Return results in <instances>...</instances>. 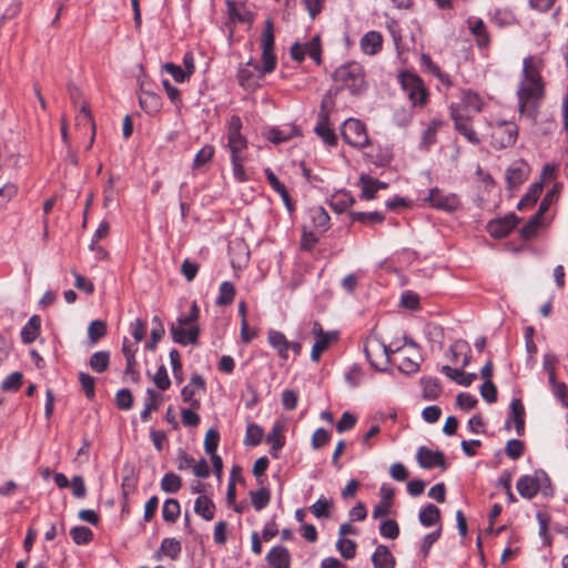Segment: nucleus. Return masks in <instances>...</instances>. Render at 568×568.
<instances>
[{
    "mask_svg": "<svg viewBox=\"0 0 568 568\" xmlns=\"http://www.w3.org/2000/svg\"><path fill=\"white\" fill-rule=\"evenodd\" d=\"M170 333L174 343L186 346L199 343L200 327L192 325L190 327L170 326Z\"/></svg>",
    "mask_w": 568,
    "mask_h": 568,
    "instance_id": "nucleus-12",
    "label": "nucleus"
},
{
    "mask_svg": "<svg viewBox=\"0 0 568 568\" xmlns=\"http://www.w3.org/2000/svg\"><path fill=\"white\" fill-rule=\"evenodd\" d=\"M41 320L38 315H33L29 318L26 325L21 329V339L26 344H30L36 341L40 333Z\"/></svg>",
    "mask_w": 568,
    "mask_h": 568,
    "instance_id": "nucleus-26",
    "label": "nucleus"
},
{
    "mask_svg": "<svg viewBox=\"0 0 568 568\" xmlns=\"http://www.w3.org/2000/svg\"><path fill=\"white\" fill-rule=\"evenodd\" d=\"M182 486V479L174 473H168L161 480V489L169 494H175Z\"/></svg>",
    "mask_w": 568,
    "mask_h": 568,
    "instance_id": "nucleus-43",
    "label": "nucleus"
},
{
    "mask_svg": "<svg viewBox=\"0 0 568 568\" xmlns=\"http://www.w3.org/2000/svg\"><path fill=\"white\" fill-rule=\"evenodd\" d=\"M527 178V172L524 164L511 165L506 171V181L509 187L521 184Z\"/></svg>",
    "mask_w": 568,
    "mask_h": 568,
    "instance_id": "nucleus-35",
    "label": "nucleus"
},
{
    "mask_svg": "<svg viewBox=\"0 0 568 568\" xmlns=\"http://www.w3.org/2000/svg\"><path fill=\"white\" fill-rule=\"evenodd\" d=\"M316 134L322 138V140L327 145H335L337 143V138L335 132L329 128V120L325 118V114L317 115V124L315 126Z\"/></svg>",
    "mask_w": 568,
    "mask_h": 568,
    "instance_id": "nucleus-19",
    "label": "nucleus"
},
{
    "mask_svg": "<svg viewBox=\"0 0 568 568\" xmlns=\"http://www.w3.org/2000/svg\"><path fill=\"white\" fill-rule=\"evenodd\" d=\"M163 69L166 72H169L176 82L180 83L187 81L191 78V75L187 72H185V70H183L180 65L172 62L165 63L163 65Z\"/></svg>",
    "mask_w": 568,
    "mask_h": 568,
    "instance_id": "nucleus-58",
    "label": "nucleus"
},
{
    "mask_svg": "<svg viewBox=\"0 0 568 568\" xmlns=\"http://www.w3.org/2000/svg\"><path fill=\"white\" fill-rule=\"evenodd\" d=\"M106 334V324L101 320H94L88 327V336L90 344L94 345L100 338Z\"/></svg>",
    "mask_w": 568,
    "mask_h": 568,
    "instance_id": "nucleus-45",
    "label": "nucleus"
},
{
    "mask_svg": "<svg viewBox=\"0 0 568 568\" xmlns=\"http://www.w3.org/2000/svg\"><path fill=\"white\" fill-rule=\"evenodd\" d=\"M333 503L326 498L317 499L311 507L310 510L316 518H329Z\"/></svg>",
    "mask_w": 568,
    "mask_h": 568,
    "instance_id": "nucleus-48",
    "label": "nucleus"
},
{
    "mask_svg": "<svg viewBox=\"0 0 568 568\" xmlns=\"http://www.w3.org/2000/svg\"><path fill=\"white\" fill-rule=\"evenodd\" d=\"M252 505L255 510L260 511L264 509L271 499L270 490L266 487H261L255 491L250 493Z\"/></svg>",
    "mask_w": 568,
    "mask_h": 568,
    "instance_id": "nucleus-41",
    "label": "nucleus"
},
{
    "mask_svg": "<svg viewBox=\"0 0 568 568\" xmlns=\"http://www.w3.org/2000/svg\"><path fill=\"white\" fill-rule=\"evenodd\" d=\"M181 513V506L178 499L169 498L162 507V517L166 523H175Z\"/></svg>",
    "mask_w": 568,
    "mask_h": 568,
    "instance_id": "nucleus-36",
    "label": "nucleus"
},
{
    "mask_svg": "<svg viewBox=\"0 0 568 568\" xmlns=\"http://www.w3.org/2000/svg\"><path fill=\"white\" fill-rule=\"evenodd\" d=\"M524 443L519 439H509L506 444V455L511 459H518L524 454Z\"/></svg>",
    "mask_w": 568,
    "mask_h": 568,
    "instance_id": "nucleus-61",
    "label": "nucleus"
},
{
    "mask_svg": "<svg viewBox=\"0 0 568 568\" xmlns=\"http://www.w3.org/2000/svg\"><path fill=\"white\" fill-rule=\"evenodd\" d=\"M518 138V126L513 121L496 120L490 123V144L497 150L514 145Z\"/></svg>",
    "mask_w": 568,
    "mask_h": 568,
    "instance_id": "nucleus-4",
    "label": "nucleus"
},
{
    "mask_svg": "<svg viewBox=\"0 0 568 568\" xmlns=\"http://www.w3.org/2000/svg\"><path fill=\"white\" fill-rule=\"evenodd\" d=\"M308 217L312 221V226L320 232H325L329 227V215L322 206H313L308 210Z\"/></svg>",
    "mask_w": 568,
    "mask_h": 568,
    "instance_id": "nucleus-21",
    "label": "nucleus"
},
{
    "mask_svg": "<svg viewBox=\"0 0 568 568\" xmlns=\"http://www.w3.org/2000/svg\"><path fill=\"white\" fill-rule=\"evenodd\" d=\"M267 339L270 345L277 351V354L281 358H288V341L283 333L270 329L267 333Z\"/></svg>",
    "mask_w": 568,
    "mask_h": 568,
    "instance_id": "nucleus-23",
    "label": "nucleus"
},
{
    "mask_svg": "<svg viewBox=\"0 0 568 568\" xmlns=\"http://www.w3.org/2000/svg\"><path fill=\"white\" fill-rule=\"evenodd\" d=\"M420 383L424 398L433 400L439 396L442 387L436 377H424Z\"/></svg>",
    "mask_w": 568,
    "mask_h": 568,
    "instance_id": "nucleus-37",
    "label": "nucleus"
},
{
    "mask_svg": "<svg viewBox=\"0 0 568 568\" xmlns=\"http://www.w3.org/2000/svg\"><path fill=\"white\" fill-rule=\"evenodd\" d=\"M548 382L551 386L554 396L565 406L568 407V386L556 379L555 374H549Z\"/></svg>",
    "mask_w": 568,
    "mask_h": 568,
    "instance_id": "nucleus-34",
    "label": "nucleus"
},
{
    "mask_svg": "<svg viewBox=\"0 0 568 568\" xmlns=\"http://www.w3.org/2000/svg\"><path fill=\"white\" fill-rule=\"evenodd\" d=\"M418 518L423 526H434L440 518V510L437 506L429 504L420 510Z\"/></svg>",
    "mask_w": 568,
    "mask_h": 568,
    "instance_id": "nucleus-32",
    "label": "nucleus"
},
{
    "mask_svg": "<svg viewBox=\"0 0 568 568\" xmlns=\"http://www.w3.org/2000/svg\"><path fill=\"white\" fill-rule=\"evenodd\" d=\"M262 69L261 77L272 72L276 67V57L274 54V33L273 22L271 19L265 21L262 34Z\"/></svg>",
    "mask_w": 568,
    "mask_h": 568,
    "instance_id": "nucleus-6",
    "label": "nucleus"
},
{
    "mask_svg": "<svg viewBox=\"0 0 568 568\" xmlns=\"http://www.w3.org/2000/svg\"><path fill=\"white\" fill-rule=\"evenodd\" d=\"M342 136L347 144L357 149H363L369 143L364 123L353 118L344 121Z\"/></svg>",
    "mask_w": 568,
    "mask_h": 568,
    "instance_id": "nucleus-7",
    "label": "nucleus"
},
{
    "mask_svg": "<svg viewBox=\"0 0 568 568\" xmlns=\"http://www.w3.org/2000/svg\"><path fill=\"white\" fill-rule=\"evenodd\" d=\"M283 425L281 423H275L272 427L271 433L266 437V442L271 444L270 454L273 457H277V452L284 446L285 440L282 435Z\"/></svg>",
    "mask_w": 568,
    "mask_h": 568,
    "instance_id": "nucleus-27",
    "label": "nucleus"
},
{
    "mask_svg": "<svg viewBox=\"0 0 568 568\" xmlns=\"http://www.w3.org/2000/svg\"><path fill=\"white\" fill-rule=\"evenodd\" d=\"M359 184L362 187V197L365 200H373L378 192L376 185H374V179L363 174L359 178Z\"/></svg>",
    "mask_w": 568,
    "mask_h": 568,
    "instance_id": "nucleus-50",
    "label": "nucleus"
},
{
    "mask_svg": "<svg viewBox=\"0 0 568 568\" xmlns=\"http://www.w3.org/2000/svg\"><path fill=\"white\" fill-rule=\"evenodd\" d=\"M148 398L145 399L144 409L141 412V419L146 422L150 417V414L154 410H158L159 405L156 404V393L149 388L146 390Z\"/></svg>",
    "mask_w": 568,
    "mask_h": 568,
    "instance_id": "nucleus-56",
    "label": "nucleus"
},
{
    "mask_svg": "<svg viewBox=\"0 0 568 568\" xmlns=\"http://www.w3.org/2000/svg\"><path fill=\"white\" fill-rule=\"evenodd\" d=\"M541 483L550 484V479L545 470L539 469L535 471V476H521L516 488L523 498L532 499L538 494Z\"/></svg>",
    "mask_w": 568,
    "mask_h": 568,
    "instance_id": "nucleus-8",
    "label": "nucleus"
},
{
    "mask_svg": "<svg viewBox=\"0 0 568 568\" xmlns=\"http://www.w3.org/2000/svg\"><path fill=\"white\" fill-rule=\"evenodd\" d=\"M365 356L373 368L379 372L388 369L390 355L395 352L384 344L376 335L366 338L364 345Z\"/></svg>",
    "mask_w": 568,
    "mask_h": 568,
    "instance_id": "nucleus-3",
    "label": "nucleus"
},
{
    "mask_svg": "<svg viewBox=\"0 0 568 568\" xmlns=\"http://www.w3.org/2000/svg\"><path fill=\"white\" fill-rule=\"evenodd\" d=\"M303 45H304L306 55H308L313 61H315L316 64H321L322 48H321L320 36L316 34L315 37H313V39L311 41H308L307 43H305Z\"/></svg>",
    "mask_w": 568,
    "mask_h": 568,
    "instance_id": "nucleus-49",
    "label": "nucleus"
},
{
    "mask_svg": "<svg viewBox=\"0 0 568 568\" xmlns=\"http://www.w3.org/2000/svg\"><path fill=\"white\" fill-rule=\"evenodd\" d=\"M426 201L432 207L446 212H455L460 206L459 197L455 193H444L437 187L429 190Z\"/></svg>",
    "mask_w": 568,
    "mask_h": 568,
    "instance_id": "nucleus-9",
    "label": "nucleus"
},
{
    "mask_svg": "<svg viewBox=\"0 0 568 568\" xmlns=\"http://www.w3.org/2000/svg\"><path fill=\"white\" fill-rule=\"evenodd\" d=\"M80 385L87 396V398L92 399L95 395V379L88 373L81 372L79 374Z\"/></svg>",
    "mask_w": 568,
    "mask_h": 568,
    "instance_id": "nucleus-54",
    "label": "nucleus"
},
{
    "mask_svg": "<svg viewBox=\"0 0 568 568\" xmlns=\"http://www.w3.org/2000/svg\"><path fill=\"white\" fill-rule=\"evenodd\" d=\"M264 172H265L267 182L270 183L272 189L281 195L288 212H293L294 204L292 202V199H291L285 185L277 179L275 173L270 168L265 169Z\"/></svg>",
    "mask_w": 568,
    "mask_h": 568,
    "instance_id": "nucleus-16",
    "label": "nucleus"
},
{
    "mask_svg": "<svg viewBox=\"0 0 568 568\" xmlns=\"http://www.w3.org/2000/svg\"><path fill=\"white\" fill-rule=\"evenodd\" d=\"M336 92L348 90L352 95H361L367 90L364 67L355 61L338 67L333 73Z\"/></svg>",
    "mask_w": 568,
    "mask_h": 568,
    "instance_id": "nucleus-2",
    "label": "nucleus"
},
{
    "mask_svg": "<svg viewBox=\"0 0 568 568\" xmlns=\"http://www.w3.org/2000/svg\"><path fill=\"white\" fill-rule=\"evenodd\" d=\"M153 381L156 387L160 388L161 390H165L170 387L171 381L169 378L166 368L163 365L158 368L153 377Z\"/></svg>",
    "mask_w": 568,
    "mask_h": 568,
    "instance_id": "nucleus-63",
    "label": "nucleus"
},
{
    "mask_svg": "<svg viewBox=\"0 0 568 568\" xmlns=\"http://www.w3.org/2000/svg\"><path fill=\"white\" fill-rule=\"evenodd\" d=\"M336 548L345 559H353L356 554V542L351 539L339 538Z\"/></svg>",
    "mask_w": 568,
    "mask_h": 568,
    "instance_id": "nucleus-51",
    "label": "nucleus"
},
{
    "mask_svg": "<svg viewBox=\"0 0 568 568\" xmlns=\"http://www.w3.org/2000/svg\"><path fill=\"white\" fill-rule=\"evenodd\" d=\"M558 197H559V185L555 184L550 190L547 191L546 195L544 196V199L541 200V202L539 204L537 212L539 214L544 215L549 210V206L555 201L558 200Z\"/></svg>",
    "mask_w": 568,
    "mask_h": 568,
    "instance_id": "nucleus-53",
    "label": "nucleus"
},
{
    "mask_svg": "<svg viewBox=\"0 0 568 568\" xmlns=\"http://www.w3.org/2000/svg\"><path fill=\"white\" fill-rule=\"evenodd\" d=\"M379 532L385 538L395 539L399 535L398 524L393 519L385 520L379 527Z\"/></svg>",
    "mask_w": 568,
    "mask_h": 568,
    "instance_id": "nucleus-59",
    "label": "nucleus"
},
{
    "mask_svg": "<svg viewBox=\"0 0 568 568\" xmlns=\"http://www.w3.org/2000/svg\"><path fill=\"white\" fill-rule=\"evenodd\" d=\"M349 219L352 222H359L365 225H373L383 223L385 216L381 212H351Z\"/></svg>",
    "mask_w": 568,
    "mask_h": 568,
    "instance_id": "nucleus-28",
    "label": "nucleus"
},
{
    "mask_svg": "<svg viewBox=\"0 0 568 568\" xmlns=\"http://www.w3.org/2000/svg\"><path fill=\"white\" fill-rule=\"evenodd\" d=\"M399 80L402 89L414 106L426 104L428 92L419 77L410 72H403L399 75Z\"/></svg>",
    "mask_w": 568,
    "mask_h": 568,
    "instance_id": "nucleus-5",
    "label": "nucleus"
},
{
    "mask_svg": "<svg viewBox=\"0 0 568 568\" xmlns=\"http://www.w3.org/2000/svg\"><path fill=\"white\" fill-rule=\"evenodd\" d=\"M542 225V214L536 212L521 227V236L526 240L534 237Z\"/></svg>",
    "mask_w": 568,
    "mask_h": 568,
    "instance_id": "nucleus-40",
    "label": "nucleus"
},
{
    "mask_svg": "<svg viewBox=\"0 0 568 568\" xmlns=\"http://www.w3.org/2000/svg\"><path fill=\"white\" fill-rule=\"evenodd\" d=\"M541 61L529 55L523 61V75L517 90L519 112L537 120L539 106L545 98V81L540 74Z\"/></svg>",
    "mask_w": 568,
    "mask_h": 568,
    "instance_id": "nucleus-1",
    "label": "nucleus"
},
{
    "mask_svg": "<svg viewBox=\"0 0 568 568\" xmlns=\"http://www.w3.org/2000/svg\"><path fill=\"white\" fill-rule=\"evenodd\" d=\"M266 558L272 568H290L291 566L290 552L283 546L273 547Z\"/></svg>",
    "mask_w": 568,
    "mask_h": 568,
    "instance_id": "nucleus-17",
    "label": "nucleus"
},
{
    "mask_svg": "<svg viewBox=\"0 0 568 568\" xmlns=\"http://www.w3.org/2000/svg\"><path fill=\"white\" fill-rule=\"evenodd\" d=\"M337 339L336 333L327 332L325 336L316 337V341L312 347L311 358L313 362H318L322 353L327 349L328 345Z\"/></svg>",
    "mask_w": 568,
    "mask_h": 568,
    "instance_id": "nucleus-29",
    "label": "nucleus"
},
{
    "mask_svg": "<svg viewBox=\"0 0 568 568\" xmlns=\"http://www.w3.org/2000/svg\"><path fill=\"white\" fill-rule=\"evenodd\" d=\"M467 23L470 32L476 37L477 45L479 48H487L490 39L484 21L478 18H469Z\"/></svg>",
    "mask_w": 568,
    "mask_h": 568,
    "instance_id": "nucleus-18",
    "label": "nucleus"
},
{
    "mask_svg": "<svg viewBox=\"0 0 568 568\" xmlns=\"http://www.w3.org/2000/svg\"><path fill=\"white\" fill-rule=\"evenodd\" d=\"M110 363V353L106 351L95 352L91 355L89 365L95 373H103L108 369Z\"/></svg>",
    "mask_w": 568,
    "mask_h": 568,
    "instance_id": "nucleus-39",
    "label": "nucleus"
},
{
    "mask_svg": "<svg viewBox=\"0 0 568 568\" xmlns=\"http://www.w3.org/2000/svg\"><path fill=\"white\" fill-rule=\"evenodd\" d=\"M440 125V122L433 120L427 129L424 131L422 136L420 145L425 149H428L436 141L437 130Z\"/></svg>",
    "mask_w": 568,
    "mask_h": 568,
    "instance_id": "nucleus-52",
    "label": "nucleus"
},
{
    "mask_svg": "<svg viewBox=\"0 0 568 568\" xmlns=\"http://www.w3.org/2000/svg\"><path fill=\"white\" fill-rule=\"evenodd\" d=\"M115 403L119 409L128 410L133 405V397L128 388L120 389L115 395Z\"/></svg>",
    "mask_w": 568,
    "mask_h": 568,
    "instance_id": "nucleus-57",
    "label": "nucleus"
},
{
    "mask_svg": "<svg viewBox=\"0 0 568 568\" xmlns=\"http://www.w3.org/2000/svg\"><path fill=\"white\" fill-rule=\"evenodd\" d=\"M194 511L204 520L210 521L214 518L215 505L206 495H201L195 499Z\"/></svg>",
    "mask_w": 568,
    "mask_h": 568,
    "instance_id": "nucleus-24",
    "label": "nucleus"
},
{
    "mask_svg": "<svg viewBox=\"0 0 568 568\" xmlns=\"http://www.w3.org/2000/svg\"><path fill=\"white\" fill-rule=\"evenodd\" d=\"M70 536L77 545H85L93 538V532L85 526H77L70 530Z\"/></svg>",
    "mask_w": 568,
    "mask_h": 568,
    "instance_id": "nucleus-47",
    "label": "nucleus"
},
{
    "mask_svg": "<svg viewBox=\"0 0 568 568\" xmlns=\"http://www.w3.org/2000/svg\"><path fill=\"white\" fill-rule=\"evenodd\" d=\"M517 219L514 214L503 220L491 221L488 223V232L493 237L500 239L508 235L516 226Z\"/></svg>",
    "mask_w": 568,
    "mask_h": 568,
    "instance_id": "nucleus-14",
    "label": "nucleus"
},
{
    "mask_svg": "<svg viewBox=\"0 0 568 568\" xmlns=\"http://www.w3.org/2000/svg\"><path fill=\"white\" fill-rule=\"evenodd\" d=\"M383 47V37L377 31L366 32L361 38V49L365 54L375 55Z\"/></svg>",
    "mask_w": 568,
    "mask_h": 568,
    "instance_id": "nucleus-15",
    "label": "nucleus"
},
{
    "mask_svg": "<svg viewBox=\"0 0 568 568\" xmlns=\"http://www.w3.org/2000/svg\"><path fill=\"white\" fill-rule=\"evenodd\" d=\"M374 568H394L395 558L385 545H378L372 556Z\"/></svg>",
    "mask_w": 568,
    "mask_h": 568,
    "instance_id": "nucleus-20",
    "label": "nucleus"
},
{
    "mask_svg": "<svg viewBox=\"0 0 568 568\" xmlns=\"http://www.w3.org/2000/svg\"><path fill=\"white\" fill-rule=\"evenodd\" d=\"M542 187L544 184L541 181L531 184L525 196L519 201L518 209L523 210L524 207L532 206L542 192Z\"/></svg>",
    "mask_w": 568,
    "mask_h": 568,
    "instance_id": "nucleus-38",
    "label": "nucleus"
},
{
    "mask_svg": "<svg viewBox=\"0 0 568 568\" xmlns=\"http://www.w3.org/2000/svg\"><path fill=\"white\" fill-rule=\"evenodd\" d=\"M226 9H227V16H229V22L226 23L227 27L231 24H234L235 22L251 23L253 20V14L251 11H248L245 6L241 2L236 1H226Z\"/></svg>",
    "mask_w": 568,
    "mask_h": 568,
    "instance_id": "nucleus-13",
    "label": "nucleus"
},
{
    "mask_svg": "<svg viewBox=\"0 0 568 568\" xmlns=\"http://www.w3.org/2000/svg\"><path fill=\"white\" fill-rule=\"evenodd\" d=\"M227 148L231 152V158H244L242 152L247 148V140L242 134L227 136Z\"/></svg>",
    "mask_w": 568,
    "mask_h": 568,
    "instance_id": "nucleus-42",
    "label": "nucleus"
},
{
    "mask_svg": "<svg viewBox=\"0 0 568 568\" xmlns=\"http://www.w3.org/2000/svg\"><path fill=\"white\" fill-rule=\"evenodd\" d=\"M214 155V146L206 144L196 154L193 161V168H200L209 163Z\"/></svg>",
    "mask_w": 568,
    "mask_h": 568,
    "instance_id": "nucleus-55",
    "label": "nucleus"
},
{
    "mask_svg": "<svg viewBox=\"0 0 568 568\" xmlns=\"http://www.w3.org/2000/svg\"><path fill=\"white\" fill-rule=\"evenodd\" d=\"M452 119L455 124V129L465 136V139L473 143L479 144L480 139L478 138L476 131L473 128L471 120L469 116L463 115L457 109L452 106Z\"/></svg>",
    "mask_w": 568,
    "mask_h": 568,
    "instance_id": "nucleus-11",
    "label": "nucleus"
},
{
    "mask_svg": "<svg viewBox=\"0 0 568 568\" xmlns=\"http://www.w3.org/2000/svg\"><path fill=\"white\" fill-rule=\"evenodd\" d=\"M235 286L233 283L229 281H224L221 283L219 288V295L216 297V305L217 306H226L233 303L235 297Z\"/></svg>",
    "mask_w": 568,
    "mask_h": 568,
    "instance_id": "nucleus-30",
    "label": "nucleus"
},
{
    "mask_svg": "<svg viewBox=\"0 0 568 568\" xmlns=\"http://www.w3.org/2000/svg\"><path fill=\"white\" fill-rule=\"evenodd\" d=\"M264 432L257 424H248L245 433L244 445L257 446L263 438Z\"/></svg>",
    "mask_w": 568,
    "mask_h": 568,
    "instance_id": "nucleus-46",
    "label": "nucleus"
},
{
    "mask_svg": "<svg viewBox=\"0 0 568 568\" xmlns=\"http://www.w3.org/2000/svg\"><path fill=\"white\" fill-rule=\"evenodd\" d=\"M220 442V434L214 428H210L205 435L204 449L207 454L216 453Z\"/></svg>",
    "mask_w": 568,
    "mask_h": 568,
    "instance_id": "nucleus-60",
    "label": "nucleus"
},
{
    "mask_svg": "<svg viewBox=\"0 0 568 568\" xmlns=\"http://www.w3.org/2000/svg\"><path fill=\"white\" fill-rule=\"evenodd\" d=\"M140 106L148 113H156L162 105L161 97L154 92L142 90L139 95Z\"/></svg>",
    "mask_w": 568,
    "mask_h": 568,
    "instance_id": "nucleus-22",
    "label": "nucleus"
},
{
    "mask_svg": "<svg viewBox=\"0 0 568 568\" xmlns=\"http://www.w3.org/2000/svg\"><path fill=\"white\" fill-rule=\"evenodd\" d=\"M416 458L419 466L425 469L439 467L445 470L447 468L445 455L440 450H432L426 446H420L417 450Z\"/></svg>",
    "mask_w": 568,
    "mask_h": 568,
    "instance_id": "nucleus-10",
    "label": "nucleus"
},
{
    "mask_svg": "<svg viewBox=\"0 0 568 568\" xmlns=\"http://www.w3.org/2000/svg\"><path fill=\"white\" fill-rule=\"evenodd\" d=\"M152 324L153 327L151 331V339L146 343V348L150 351L155 349L159 341L163 337L165 333L164 326L159 316H154L152 318Z\"/></svg>",
    "mask_w": 568,
    "mask_h": 568,
    "instance_id": "nucleus-44",
    "label": "nucleus"
},
{
    "mask_svg": "<svg viewBox=\"0 0 568 568\" xmlns=\"http://www.w3.org/2000/svg\"><path fill=\"white\" fill-rule=\"evenodd\" d=\"M510 417L515 423L517 435L521 436L525 432V407L519 398L511 399Z\"/></svg>",
    "mask_w": 568,
    "mask_h": 568,
    "instance_id": "nucleus-25",
    "label": "nucleus"
},
{
    "mask_svg": "<svg viewBox=\"0 0 568 568\" xmlns=\"http://www.w3.org/2000/svg\"><path fill=\"white\" fill-rule=\"evenodd\" d=\"M329 439L331 434L324 428H318L314 432L311 443L314 449H320L321 447L325 446Z\"/></svg>",
    "mask_w": 568,
    "mask_h": 568,
    "instance_id": "nucleus-62",
    "label": "nucleus"
},
{
    "mask_svg": "<svg viewBox=\"0 0 568 568\" xmlns=\"http://www.w3.org/2000/svg\"><path fill=\"white\" fill-rule=\"evenodd\" d=\"M181 554V544L175 538H164L161 542V547L158 552V558L161 557V555H164L166 557H170L171 559L175 560Z\"/></svg>",
    "mask_w": 568,
    "mask_h": 568,
    "instance_id": "nucleus-31",
    "label": "nucleus"
},
{
    "mask_svg": "<svg viewBox=\"0 0 568 568\" xmlns=\"http://www.w3.org/2000/svg\"><path fill=\"white\" fill-rule=\"evenodd\" d=\"M199 272V264L195 262H191L189 258H185L181 266V273L185 277L187 282H191L195 278Z\"/></svg>",
    "mask_w": 568,
    "mask_h": 568,
    "instance_id": "nucleus-64",
    "label": "nucleus"
},
{
    "mask_svg": "<svg viewBox=\"0 0 568 568\" xmlns=\"http://www.w3.org/2000/svg\"><path fill=\"white\" fill-rule=\"evenodd\" d=\"M462 102L466 109L471 110L476 113H479L484 105L481 97L473 90L463 91Z\"/></svg>",
    "mask_w": 568,
    "mask_h": 568,
    "instance_id": "nucleus-33",
    "label": "nucleus"
}]
</instances>
